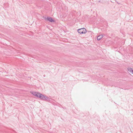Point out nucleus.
<instances>
[{"label": "nucleus", "instance_id": "nucleus-1", "mask_svg": "<svg viewBox=\"0 0 133 133\" xmlns=\"http://www.w3.org/2000/svg\"><path fill=\"white\" fill-rule=\"evenodd\" d=\"M77 31L80 34H85L87 32L86 29L84 28H82L77 30Z\"/></svg>", "mask_w": 133, "mask_h": 133}, {"label": "nucleus", "instance_id": "nucleus-2", "mask_svg": "<svg viewBox=\"0 0 133 133\" xmlns=\"http://www.w3.org/2000/svg\"><path fill=\"white\" fill-rule=\"evenodd\" d=\"M44 18L45 20L51 22H55V21L51 17H48L46 18V17H44Z\"/></svg>", "mask_w": 133, "mask_h": 133}, {"label": "nucleus", "instance_id": "nucleus-5", "mask_svg": "<svg viewBox=\"0 0 133 133\" xmlns=\"http://www.w3.org/2000/svg\"><path fill=\"white\" fill-rule=\"evenodd\" d=\"M103 36L102 35H101L98 36L97 38L98 40H100L103 37Z\"/></svg>", "mask_w": 133, "mask_h": 133}, {"label": "nucleus", "instance_id": "nucleus-3", "mask_svg": "<svg viewBox=\"0 0 133 133\" xmlns=\"http://www.w3.org/2000/svg\"><path fill=\"white\" fill-rule=\"evenodd\" d=\"M38 97H39L42 99L46 100L48 98L47 97H45L43 95L39 93Z\"/></svg>", "mask_w": 133, "mask_h": 133}, {"label": "nucleus", "instance_id": "nucleus-6", "mask_svg": "<svg viewBox=\"0 0 133 133\" xmlns=\"http://www.w3.org/2000/svg\"><path fill=\"white\" fill-rule=\"evenodd\" d=\"M128 70L129 72L133 74V69L131 68H128Z\"/></svg>", "mask_w": 133, "mask_h": 133}, {"label": "nucleus", "instance_id": "nucleus-4", "mask_svg": "<svg viewBox=\"0 0 133 133\" xmlns=\"http://www.w3.org/2000/svg\"><path fill=\"white\" fill-rule=\"evenodd\" d=\"M30 92L35 96H36L37 97H38V95H39V93H38L37 92L32 91H31Z\"/></svg>", "mask_w": 133, "mask_h": 133}]
</instances>
